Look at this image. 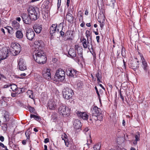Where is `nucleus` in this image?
I'll return each mask as SVG.
<instances>
[{
    "mask_svg": "<svg viewBox=\"0 0 150 150\" xmlns=\"http://www.w3.org/2000/svg\"><path fill=\"white\" fill-rule=\"evenodd\" d=\"M119 95L120 96V97L122 99V101H123L124 100V98L122 95L121 92L120 91L119 93Z\"/></svg>",
    "mask_w": 150,
    "mask_h": 150,
    "instance_id": "37998d69",
    "label": "nucleus"
},
{
    "mask_svg": "<svg viewBox=\"0 0 150 150\" xmlns=\"http://www.w3.org/2000/svg\"><path fill=\"white\" fill-rule=\"evenodd\" d=\"M8 51L7 48H3L0 51V63L1 60L6 59L8 56Z\"/></svg>",
    "mask_w": 150,
    "mask_h": 150,
    "instance_id": "0eeeda50",
    "label": "nucleus"
},
{
    "mask_svg": "<svg viewBox=\"0 0 150 150\" xmlns=\"http://www.w3.org/2000/svg\"><path fill=\"white\" fill-rule=\"evenodd\" d=\"M91 111L93 117H94V119L96 121L103 120L102 111L101 109L95 105H93L91 108Z\"/></svg>",
    "mask_w": 150,
    "mask_h": 150,
    "instance_id": "7ed1b4c3",
    "label": "nucleus"
},
{
    "mask_svg": "<svg viewBox=\"0 0 150 150\" xmlns=\"http://www.w3.org/2000/svg\"><path fill=\"white\" fill-rule=\"evenodd\" d=\"M66 74L67 75L71 77H76V70L71 68H69L66 70Z\"/></svg>",
    "mask_w": 150,
    "mask_h": 150,
    "instance_id": "f3484780",
    "label": "nucleus"
},
{
    "mask_svg": "<svg viewBox=\"0 0 150 150\" xmlns=\"http://www.w3.org/2000/svg\"><path fill=\"white\" fill-rule=\"evenodd\" d=\"M134 137L135 139L133 141V143L134 145H136L137 143V142L139 141L140 139V134L139 132H137L135 134Z\"/></svg>",
    "mask_w": 150,
    "mask_h": 150,
    "instance_id": "4be33fe9",
    "label": "nucleus"
},
{
    "mask_svg": "<svg viewBox=\"0 0 150 150\" xmlns=\"http://www.w3.org/2000/svg\"><path fill=\"white\" fill-rule=\"evenodd\" d=\"M89 139L87 140V144L88 145L90 144L92 142V140L91 139V136L90 135H89Z\"/></svg>",
    "mask_w": 150,
    "mask_h": 150,
    "instance_id": "79ce46f5",
    "label": "nucleus"
},
{
    "mask_svg": "<svg viewBox=\"0 0 150 150\" xmlns=\"http://www.w3.org/2000/svg\"><path fill=\"white\" fill-rule=\"evenodd\" d=\"M78 16L79 17V20L80 21L83 20V16L82 13L81 11H79L78 12Z\"/></svg>",
    "mask_w": 150,
    "mask_h": 150,
    "instance_id": "473e14b6",
    "label": "nucleus"
},
{
    "mask_svg": "<svg viewBox=\"0 0 150 150\" xmlns=\"http://www.w3.org/2000/svg\"><path fill=\"white\" fill-rule=\"evenodd\" d=\"M4 117L5 119V121H7L9 120V115L8 114L5 113L4 114Z\"/></svg>",
    "mask_w": 150,
    "mask_h": 150,
    "instance_id": "4c0bfd02",
    "label": "nucleus"
},
{
    "mask_svg": "<svg viewBox=\"0 0 150 150\" xmlns=\"http://www.w3.org/2000/svg\"><path fill=\"white\" fill-rule=\"evenodd\" d=\"M0 146L4 148H6V146H4V144L1 142L0 143Z\"/></svg>",
    "mask_w": 150,
    "mask_h": 150,
    "instance_id": "3c124183",
    "label": "nucleus"
},
{
    "mask_svg": "<svg viewBox=\"0 0 150 150\" xmlns=\"http://www.w3.org/2000/svg\"><path fill=\"white\" fill-rule=\"evenodd\" d=\"M49 141V139L48 138H46L44 140V142L45 143H47Z\"/></svg>",
    "mask_w": 150,
    "mask_h": 150,
    "instance_id": "603ef678",
    "label": "nucleus"
},
{
    "mask_svg": "<svg viewBox=\"0 0 150 150\" xmlns=\"http://www.w3.org/2000/svg\"><path fill=\"white\" fill-rule=\"evenodd\" d=\"M26 75V74L25 73H23L21 74L20 76H21L23 77L25 76Z\"/></svg>",
    "mask_w": 150,
    "mask_h": 150,
    "instance_id": "052dcab7",
    "label": "nucleus"
},
{
    "mask_svg": "<svg viewBox=\"0 0 150 150\" xmlns=\"http://www.w3.org/2000/svg\"><path fill=\"white\" fill-rule=\"evenodd\" d=\"M56 104L52 100L49 101L48 103L47 108L51 110H54L56 108Z\"/></svg>",
    "mask_w": 150,
    "mask_h": 150,
    "instance_id": "6ab92c4d",
    "label": "nucleus"
},
{
    "mask_svg": "<svg viewBox=\"0 0 150 150\" xmlns=\"http://www.w3.org/2000/svg\"><path fill=\"white\" fill-rule=\"evenodd\" d=\"M12 28L14 30H17L20 27V24L16 21H13L12 23Z\"/></svg>",
    "mask_w": 150,
    "mask_h": 150,
    "instance_id": "bb28decb",
    "label": "nucleus"
},
{
    "mask_svg": "<svg viewBox=\"0 0 150 150\" xmlns=\"http://www.w3.org/2000/svg\"><path fill=\"white\" fill-rule=\"evenodd\" d=\"M95 89L96 91V93L98 95V97L99 98L100 97V94H99V92L98 91L97 88L96 86L95 87Z\"/></svg>",
    "mask_w": 150,
    "mask_h": 150,
    "instance_id": "a18cd8bd",
    "label": "nucleus"
},
{
    "mask_svg": "<svg viewBox=\"0 0 150 150\" xmlns=\"http://www.w3.org/2000/svg\"><path fill=\"white\" fill-rule=\"evenodd\" d=\"M57 60V59L55 58H53L52 59V61L54 63H56Z\"/></svg>",
    "mask_w": 150,
    "mask_h": 150,
    "instance_id": "8fccbe9b",
    "label": "nucleus"
},
{
    "mask_svg": "<svg viewBox=\"0 0 150 150\" xmlns=\"http://www.w3.org/2000/svg\"><path fill=\"white\" fill-rule=\"evenodd\" d=\"M10 86V84H6L4 85L3 86V88H6L9 87Z\"/></svg>",
    "mask_w": 150,
    "mask_h": 150,
    "instance_id": "de8ad7c7",
    "label": "nucleus"
},
{
    "mask_svg": "<svg viewBox=\"0 0 150 150\" xmlns=\"http://www.w3.org/2000/svg\"><path fill=\"white\" fill-rule=\"evenodd\" d=\"M23 35L22 30H17L16 33V36L18 39H21L23 38Z\"/></svg>",
    "mask_w": 150,
    "mask_h": 150,
    "instance_id": "393cba45",
    "label": "nucleus"
},
{
    "mask_svg": "<svg viewBox=\"0 0 150 150\" xmlns=\"http://www.w3.org/2000/svg\"><path fill=\"white\" fill-rule=\"evenodd\" d=\"M139 62L136 60L132 61L129 63V67L134 70L137 69L138 67Z\"/></svg>",
    "mask_w": 150,
    "mask_h": 150,
    "instance_id": "dca6fc26",
    "label": "nucleus"
},
{
    "mask_svg": "<svg viewBox=\"0 0 150 150\" xmlns=\"http://www.w3.org/2000/svg\"><path fill=\"white\" fill-rule=\"evenodd\" d=\"M10 86L11 87V88L13 91H16L18 89L17 86L15 84H10Z\"/></svg>",
    "mask_w": 150,
    "mask_h": 150,
    "instance_id": "2f4dec72",
    "label": "nucleus"
},
{
    "mask_svg": "<svg viewBox=\"0 0 150 150\" xmlns=\"http://www.w3.org/2000/svg\"><path fill=\"white\" fill-rule=\"evenodd\" d=\"M16 19L19 22L21 20V18L20 17H17L16 18Z\"/></svg>",
    "mask_w": 150,
    "mask_h": 150,
    "instance_id": "e2e57ef3",
    "label": "nucleus"
},
{
    "mask_svg": "<svg viewBox=\"0 0 150 150\" xmlns=\"http://www.w3.org/2000/svg\"><path fill=\"white\" fill-rule=\"evenodd\" d=\"M100 143H98L95 145L93 146L94 150H100Z\"/></svg>",
    "mask_w": 150,
    "mask_h": 150,
    "instance_id": "f704fd0d",
    "label": "nucleus"
},
{
    "mask_svg": "<svg viewBox=\"0 0 150 150\" xmlns=\"http://www.w3.org/2000/svg\"><path fill=\"white\" fill-rule=\"evenodd\" d=\"M86 25L87 27H90L91 26V24L90 23H87L86 24Z\"/></svg>",
    "mask_w": 150,
    "mask_h": 150,
    "instance_id": "0e129e2a",
    "label": "nucleus"
},
{
    "mask_svg": "<svg viewBox=\"0 0 150 150\" xmlns=\"http://www.w3.org/2000/svg\"><path fill=\"white\" fill-rule=\"evenodd\" d=\"M10 52H11L13 55L16 56L19 53L21 50V46L18 44L12 43L11 45Z\"/></svg>",
    "mask_w": 150,
    "mask_h": 150,
    "instance_id": "39448f33",
    "label": "nucleus"
},
{
    "mask_svg": "<svg viewBox=\"0 0 150 150\" xmlns=\"http://www.w3.org/2000/svg\"><path fill=\"white\" fill-rule=\"evenodd\" d=\"M57 26V24H54L50 28V32L51 36H53V34L56 32Z\"/></svg>",
    "mask_w": 150,
    "mask_h": 150,
    "instance_id": "412c9836",
    "label": "nucleus"
},
{
    "mask_svg": "<svg viewBox=\"0 0 150 150\" xmlns=\"http://www.w3.org/2000/svg\"><path fill=\"white\" fill-rule=\"evenodd\" d=\"M61 0H58L57 7L59 8L61 5Z\"/></svg>",
    "mask_w": 150,
    "mask_h": 150,
    "instance_id": "c03bdc74",
    "label": "nucleus"
},
{
    "mask_svg": "<svg viewBox=\"0 0 150 150\" xmlns=\"http://www.w3.org/2000/svg\"><path fill=\"white\" fill-rule=\"evenodd\" d=\"M35 50H38V52L42 51V49L44 47V44L42 40L36 41L35 42Z\"/></svg>",
    "mask_w": 150,
    "mask_h": 150,
    "instance_id": "1a4fd4ad",
    "label": "nucleus"
},
{
    "mask_svg": "<svg viewBox=\"0 0 150 150\" xmlns=\"http://www.w3.org/2000/svg\"><path fill=\"white\" fill-rule=\"evenodd\" d=\"M100 27L102 28L104 26V23L103 21H102V23H101L100 24Z\"/></svg>",
    "mask_w": 150,
    "mask_h": 150,
    "instance_id": "5fc2aeb1",
    "label": "nucleus"
},
{
    "mask_svg": "<svg viewBox=\"0 0 150 150\" xmlns=\"http://www.w3.org/2000/svg\"><path fill=\"white\" fill-rule=\"evenodd\" d=\"M4 137L3 136H1L0 137V140L1 142H4Z\"/></svg>",
    "mask_w": 150,
    "mask_h": 150,
    "instance_id": "09e8293b",
    "label": "nucleus"
},
{
    "mask_svg": "<svg viewBox=\"0 0 150 150\" xmlns=\"http://www.w3.org/2000/svg\"><path fill=\"white\" fill-rule=\"evenodd\" d=\"M88 10H86L85 12V14L87 15L88 14Z\"/></svg>",
    "mask_w": 150,
    "mask_h": 150,
    "instance_id": "774afa93",
    "label": "nucleus"
},
{
    "mask_svg": "<svg viewBox=\"0 0 150 150\" xmlns=\"http://www.w3.org/2000/svg\"><path fill=\"white\" fill-rule=\"evenodd\" d=\"M58 111L60 115L64 117H67L69 116L71 109L65 105L62 104L59 105Z\"/></svg>",
    "mask_w": 150,
    "mask_h": 150,
    "instance_id": "20e7f679",
    "label": "nucleus"
},
{
    "mask_svg": "<svg viewBox=\"0 0 150 150\" xmlns=\"http://www.w3.org/2000/svg\"><path fill=\"white\" fill-rule=\"evenodd\" d=\"M107 5L111 6H114V4L115 2V0H106Z\"/></svg>",
    "mask_w": 150,
    "mask_h": 150,
    "instance_id": "7c9ffc66",
    "label": "nucleus"
},
{
    "mask_svg": "<svg viewBox=\"0 0 150 150\" xmlns=\"http://www.w3.org/2000/svg\"><path fill=\"white\" fill-rule=\"evenodd\" d=\"M73 126L74 129L76 130L81 129L82 126L81 121L79 119H75L73 121Z\"/></svg>",
    "mask_w": 150,
    "mask_h": 150,
    "instance_id": "2eb2a0df",
    "label": "nucleus"
},
{
    "mask_svg": "<svg viewBox=\"0 0 150 150\" xmlns=\"http://www.w3.org/2000/svg\"><path fill=\"white\" fill-rule=\"evenodd\" d=\"M28 14L23 13L21 15L23 22L26 24H29L32 20H35L39 17L40 12L39 9L33 6L30 7L28 10Z\"/></svg>",
    "mask_w": 150,
    "mask_h": 150,
    "instance_id": "f257e3e1",
    "label": "nucleus"
},
{
    "mask_svg": "<svg viewBox=\"0 0 150 150\" xmlns=\"http://www.w3.org/2000/svg\"><path fill=\"white\" fill-rule=\"evenodd\" d=\"M33 59L37 63L40 64L45 63L47 58L43 51L38 52L37 50H34L33 53Z\"/></svg>",
    "mask_w": 150,
    "mask_h": 150,
    "instance_id": "f03ea898",
    "label": "nucleus"
},
{
    "mask_svg": "<svg viewBox=\"0 0 150 150\" xmlns=\"http://www.w3.org/2000/svg\"><path fill=\"white\" fill-rule=\"evenodd\" d=\"M68 55L71 58L75 57L76 55V52L73 48H70L68 52Z\"/></svg>",
    "mask_w": 150,
    "mask_h": 150,
    "instance_id": "5701e85b",
    "label": "nucleus"
},
{
    "mask_svg": "<svg viewBox=\"0 0 150 150\" xmlns=\"http://www.w3.org/2000/svg\"><path fill=\"white\" fill-rule=\"evenodd\" d=\"M83 85V83L81 82H79L77 83V86L78 87L81 88Z\"/></svg>",
    "mask_w": 150,
    "mask_h": 150,
    "instance_id": "a19ab883",
    "label": "nucleus"
},
{
    "mask_svg": "<svg viewBox=\"0 0 150 150\" xmlns=\"http://www.w3.org/2000/svg\"><path fill=\"white\" fill-rule=\"evenodd\" d=\"M28 109L30 112H34L35 110V109L34 108L30 106L28 107Z\"/></svg>",
    "mask_w": 150,
    "mask_h": 150,
    "instance_id": "ea45409f",
    "label": "nucleus"
},
{
    "mask_svg": "<svg viewBox=\"0 0 150 150\" xmlns=\"http://www.w3.org/2000/svg\"><path fill=\"white\" fill-rule=\"evenodd\" d=\"M74 48L75 50H77L78 54L80 57L81 58L83 57L82 55V49L78 45H75Z\"/></svg>",
    "mask_w": 150,
    "mask_h": 150,
    "instance_id": "b1692460",
    "label": "nucleus"
},
{
    "mask_svg": "<svg viewBox=\"0 0 150 150\" xmlns=\"http://www.w3.org/2000/svg\"><path fill=\"white\" fill-rule=\"evenodd\" d=\"M143 41L145 43L146 45H149L150 47V38H145L143 39Z\"/></svg>",
    "mask_w": 150,
    "mask_h": 150,
    "instance_id": "c756f323",
    "label": "nucleus"
},
{
    "mask_svg": "<svg viewBox=\"0 0 150 150\" xmlns=\"http://www.w3.org/2000/svg\"><path fill=\"white\" fill-rule=\"evenodd\" d=\"M28 94H30L29 95V97L30 98H33V93L32 91L28 90L27 92Z\"/></svg>",
    "mask_w": 150,
    "mask_h": 150,
    "instance_id": "e433bc0d",
    "label": "nucleus"
},
{
    "mask_svg": "<svg viewBox=\"0 0 150 150\" xmlns=\"http://www.w3.org/2000/svg\"><path fill=\"white\" fill-rule=\"evenodd\" d=\"M60 35L62 36H63L64 35V33L63 31H62V30L60 31Z\"/></svg>",
    "mask_w": 150,
    "mask_h": 150,
    "instance_id": "13d9d810",
    "label": "nucleus"
},
{
    "mask_svg": "<svg viewBox=\"0 0 150 150\" xmlns=\"http://www.w3.org/2000/svg\"><path fill=\"white\" fill-rule=\"evenodd\" d=\"M18 66L19 69L21 71H24L26 69L25 63L22 58L19 59L18 62Z\"/></svg>",
    "mask_w": 150,
    "mask_h": 150,
    "instance_id": "ddd939ff",
    "label": "nucleus"
},
{
    "mask_svg": "<svg viewBox=\"0 0 150 150\" xmlns=\"http://www.w3.org/2000/svg\"><path fill=\"white\" fill-rule=\"evenodd\" d=\"M18 92L16 93H12L11 94V96L13 97H15L16 96L17 94H18Z\"/></svg>",
    "mask_w": 150,
    "mask_h": 150,
    "instance_id": "49530a36",
    "label": "nucleus"
},
{
    "mask_svg": "<svg viewBox=\"0 0 150 150\" xmlns=\"http://www.w3.org/2000/svg\"><path fill=\"white\" fill-rule=\"evenodd\" d=\"M125 121L124 120H122V125L123 126H125Z\"/></svg>",
    "mask_w": 150,
    "mask_h": 150,
    "instance_id": "680f3d73",
    "label": "nucleus"
},
{
    "mask_svg": "<svg viewBox=\"0 0 150 150\" xmlns=\"http://www.w3.org/2000/svg\"><path fill=\"white\" fill-rule=\"evenodd\" d=\"M84 25H85V23H83L80 24V26L81 27H83L84 26Z\"/></svg>",
    "mask_w": 150,
    "mask_h": 150,
    "instance_id": "338daca9",
    "label": "nucleus"
},
{
    "mask_svg": "<svg viewBox=\"0 0 150 150\" xmlns=\"http://www.w3.org/2000/svg\"><path fill=\"white\" fill-rule=\"evenodd\" d=\"M26 143V141L25 140H24L22 142V143L23 145H25Z\"/></svg>",
    "mask_w": 150,
    "mask_h": 150,
    "instance_id": "bf43d9fd",
    "label": "nucleus"
},
{
    "mask_svg": "<svg viewBox=\"0 0 150 150\" xmlns=\"http://www.w3.org/2000/svg\"><path fill=\"white\" fill-rule=\"evenodd\" d=\"M123 61L124 63L123 68L125 69H126V63L125 62L124 60H123Z\"/></svg>",
    "mask_w": 150,
    "mask_h": 150,
    "instance_id": "6e6d98bb",
    "label": "nucleus"
},
{
    "mask_svg": "<svg viewBox=\"0 0 150 150\" xmlns=\"http://www.w3.org/2000/svg\"><path fill=\"white\" fill-rule=\"evenodd\" d=\"M34 30L37 33H40L42 30L41 25H36L34 27Z\"/></svg>",
    "mask_w": 150,
    "mask_h": 150,
    "instance_id": "c85d7f7f",
    "label": "nucleus"
},
{
    "mask_svg": "<svg viewBox=\"0 0 150 150\" xmlns=\"http://www.w3.org/2000/svg\"><path fill=\"white\" fill-rule=\"evenodd\" d=\"M35 35V33L32 29L30 28L26 30V36L29 40H32L34 38Z\"/></svg>",
    "mask_w": 150,
    "mask_h": 150,
    "instance_id": "9b49d317",
    "label": "nucleus"
},
{
    "mask_svg": "<svg viewBox=\"0 0 150 150\" xmlns=\"http://www.w3.org/2000/svg\"><path fill=\"white\" fill-rule=\"evenodd\" d=\"M85 34L87 39H88V40H90L91 42V40H92V32L89 30H87L86 31Z\"/></svg>",
    "mask_w": 150,
    "mask_h": 150,
    "instance_id": "cd10ccee",
    "label": "nucleus"
},
{
    "mask_svg": "<svg viewBox=\"0 0 150 150\" xmlns=\"http://www.w3.org/2000/svg\"><path fill=\"white\" fill-rule=\"evenodd\" d=\"M65 75L64 71L61 69L57 70L55 74V76L57 78L61 81L65 79Z\"/></svg>",
    "mask_w": 150,
    "mask_h": 150,
    "instance_id": "6e6552de",
    "label": "nucleus"
},
{
    "mask_svg": "<svg viewBox=\"0 0 150 150\" xmlns=\"http://www.w3.org/2000/svg\"><path fill=\"white\" fill-rule=\"evenodd\" d=\"M30 117L31 118H34V119L36 120H39L40 119V117H39L34 115L31 114L30 115Z\"/></svg>",
    "mask_w": 150,
    "mask_h": 150,
    "instance_id": "c9c22d12",
    "label": "nucleus"
},
{
    "mask_svg": "<svg viewBox=\"0 0 150 150\" xmlns=\"http://www.w3.org/2000/svg\"><path fill=\"white\" fill-rule=\"evenodd\" d=\"M125 48L122 46L121 50V54L123 57L125 55Z\"/></svg>",
    "mask_w": 150,
    "mask_h": 150,
    "instance_id": "58836bf2",
    "label": "nucleus"
},
{
    "mask_svg": "<svg viewBox=\"0 0 150 150\" xmlns=\"http://www.w3.org/2000/svg\"><path fill=\"white\" fill-rule=\"evenodd\" d=\"M70 2V0H67V5L68 7H69V6Z\"/></svg>",
    "mask_w": 150,
    "mask_h": 150,
    "instance_id": "864d4df0",
    "label": "nucleus"
},
{
    "mask_svg": "<svg viewBox=\"0 0 150 150\" xmlns=\"http://www.w3.org/2000/svg\"><path fill=\"white\" fill-rule=\"evenodd\" d=\"M99 86L102 88V89H103L104 90L105 89L104 87L102 86V85L101 84H99Z\"/></svg>",
    "mask_w": 150,
    "mask_h": 150,
    "instance_id": "69168bd1",
    "label": "nucleus"
},
{
    "mask_svg": "<svg viewBox=\"0 0 150 150\" xmlns=\"http://www.w3.org/2000/svg\"><path fill=\"white\" fill-rule=\"evenodd\" d=\"M66 20L70 23L73 22L74 17L69 12H67L66 16Z\"/></svg>",
    "mask_w": 150,
    "mask_h": 150,
    "instance_id": "aec40b11",
    "label": "nucleus"
},
{
    "mask_svg": "<svg viewBox=\"0 0 150 150\" xmlns=\"http://www.w3.org/2000/svg\"><path fill=\"white\" fill-rule=\"evenodd\" d=\"M67 137V136L66 134H63L62 135V139L64 140L65 145L67 147H69V143Z\"/></svg>",
    "mask_w": 150,
    "mask_h": 150,
    "instance_id": "a878e982",
    "label": "nucleus"
},
{
    "mask_svg": "<svg viewBox=\"0 0 150 150\" xmlns=\"http://www.w3.org/2000/svg\"><path fill=\"white\" fill-rule=\"evenodd\" d=\"M50 69H45L42 72V76L46 79L50 80L51 79Z\"/></svg>",
    "mask_w": 150,
    "mask_h": 150,
    "instance_id": "f8f14e48",
    "label": "nucleus"
},
{
    "mask_svg": "<svg viewBox=\"0 0 150 150\" xmlns=\"http://www.w3.org/2000/svg\"><path fill=\"white\" fill-rule=\"evenodd\" d=\"M96 76L97 78L98 82L101 83L102 81H100V79L102 78L101 75L99 74V73H98L97 74H96Z\"/></svg>",
    "mask_w": 150,
    "mask_h": 150,
    "instance_id": "72a5a7b5",
    "label": "nucleus"
},
{
    "mask_svg": "<svg viewBox=\"0 0 150 150\" xmlns=\"http://www.w3.org/2000/svg\"><path fill=\"white\" fill-rule=\"evenodd\" d=\"M77 116L80 117L83 120H87L88 117V115L86 112H82L78 111L76 112Z\"/></svg>",
    "mask_w": 150,
    "mask_h": 150,
    "instance_id": "a211bd4d",
    "label": "nucleus"
},
{
    "mask_svg": "<svg viewBox=\"0 0 150 150\" xmlns=\"http://www.w3.org/2000/svg\"><path fill=\"white\" fill-rule=\"evenodd\" d=\"M74 95L72 90L69 88H67L63 91V95L64 98L67 100L71 98Z\"/></svg>",
    "mask_w": 150,
    "mask_h": 150,
    "instance_id": "423d86ee",
    "label": "nucleus"
},
{
    "mask_svg": "<svg viewBox=\"0 0 150 150\" xmlns=\"http://www.w3.org/2000/svg\"><path fill=\"white\" fill-rule=\"evenodd\" d=\"M99 39L100 37L99 36H97L96 37V39L98 42H99Z\"/></svg>",
    "mask_w": 150,
    "mask_h": 150,
    "instance_id": "4d7b16f0",
    "label": "nucleus"
},
{
    "mask_svg": "<svg viewBox=\"0 0 150 150\" xmlns=\"http://www.w3.org/2000/svg\"><path fill=\"white\" fill-rule=\"evenodd\" d=\"M92 40L91 42L88 39H86L85 38H83V39L82 42L84 48H88L89 49L90 47L93 49V45L92 44Z\"/></svg>",
    "mask_w": 150,
    "mask_h": 150,
    "instance_id": "9d476101",
    "label": "nucleus"
},
{
    "mask_svg": "<svg viewBox=\"0 0 150 150\" xmlns=\"http://www.w3.org/2000/svg\"><path fill=\"white\" fill-rule=\"evenodd\" d=\"M140 57L142 63L141 67L146 72H147L149 69L148 64L142 55H140Z\"/></svg>",
    "mask_w": 150,
    "mask_h": 150,
    "instance_id": "4468645a",
    "label": "nucleus"
}]
</instances>
